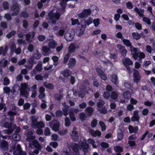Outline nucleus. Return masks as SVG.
Here are the masks:
<instances>
[{
  "mask_svg": "<svg viewBox=\"0 0 155 155\" xmlns=\"http://www.w3.org/2000/svg\"><path fill=\"white\" fill-rule=\"evenodd\" d=\"M132 35L134 38L137 40L140 39L141 38L140 35L137 32L133 33Z\"/></svg>",
  "mask_w": 155,
  "mask_h": 155,
  "instance_id": "nucleus-45",
  "label": "nucleus"
},
{
  "mask_svg": "<svg viewBox=\"0 0 155 155\" xmlns=\"http://www.w3.org/2000/svg\"><path fill=\"white\" fill-rule=\"evenodd\" d=\"M54 13L53 12L50 11L48 14V18H49V23H51L52 24H56V21L54 18Z\"/></svg>",
  "mask_w": 155,
  "mask_h": 155,
  "instance_id": "nucleus-12",
  "label": "nucleus"
},
{
  "mask_svg": "<svg viewBox=\"0 0 155 155\" xmlns=\"http://www.w3.org/2000/svg\"><path fill=\"white\" fill-rule=\"evenodd\" d=\"M123 96L125 99H129L131 98V95L129 91H127L124 93Z\"/></svg>",
  "mask_w": 155,
  "mask_h": 155,
  "instance_id": "nucleus-25",
  "label": "nucleus"
},
{
  "mask_svg": "<svg viewBox=\"0 0 155 155\" xmlns=\"http://www.w3.org/2000/svg\"><path fill=\"white\" fill-rule=\"evenodd\" d=\"M74 33L70 32L69 31L66 32L64 35V38L68 41H72L74 38Z\"/></svg>",
  "mask_w": 155,
  "mask_h": 155,
  "instance_id": "nucleus-9",
  "label": "nucleus"
},
{
  "mask_svg": "<svg viewBox=\"0 0 155 155\" xmlns=\"http://www.w3.org/2000/svg\"><path fill=\"white\" fill-rule=\"evenodd\" d=\"M12 123L5 122L4 123L3 126L6 128H9L12 127Z\"/></svg>",
  "mask_w": 155,
  "mask_h": 155,
  "instance_id": "nucleus-55",
  "label": "nucleus"
},
{
  "mask_svg": "<svg viewBox=\"0 0 155 155\" xmlns=\"http://www.w3.org/2000/svg\"><path fill=\"white\" fill-rule=\"evenodd\" d=\"M32 126L35 129L42 128L45 126V124L42 121H37L36 123H34Z\"/></svg>",
  "mask_w": 155,
  "mask_h": 155,
  "instance_id": "nucleus-11",
  "label": "nucleus"
},
{
  "mask_svg": "<svg viewBox=\"0 0 155 155\" xmlns=\"http://www.w3.org/2000/svg\"><path fill=\"white\" fill-rule=\"evenodd\" d=\"M111 81L116 85L118 84L119 81L117 76L116 74L112 75L110 79Z\"/></svg>",
  "mask_w": 155,
  "mask_h": 155,
  "instance_id": "nucleus-19",
  "label": "nucleus"
},
{
  "mask_svg": "<svg viewBox=\"0 0 155 155\" xmlns=\"http://www.w3.org/2000/svg\"><path fill=\"white\" fill-rule=\"evenodd\" d=\"M20 94L23 97H25L26 98L28 97V93L27 90H21Z\"/></svg>",
  "mask_w": 155,
  "mask_h": 155,
  "instance_id": "nucleus-29",
  "label": "nucleus"
},
{
  "mask_svg": "<svg viewBox=\"0 0 155 155\" xmlns=\"http://www.w3.org/2000/svg\"><path fill=\"white\" fill-rule=\"evenodd\" d=\"M100 19L99 18L94 19L93 21V22L94 25V26L95 27H97L100 24Z\"/></svg>",
  "mask_w": 155,
  "mask_h": 155,
  "instance_id": "nucleus-41",
  "label": "nucleus"
},
{
  "mask_svg": "<svg viewBox=\"0 0 155 155\" xmlns=\"http://www.w3.org/2000/svg\"><path fill=\"white\" fill-rule=\"evenodd\" d=\"M104 104V101L103 100L101 99L97 103V106L98 108H101L102 107Z\"/></svg>",
  "mask_w": 155,
  "mask_h": 155,
  "instance_id": "nucleus-35",
  "label": "nucleus"
},
{
  "mask_svg": "<svg viewBox=\"0 0 155 155\" xmlns=\"http://www.w3.org/2000/svg\"><path fill=\"white\" fill-rule=\"evenodd\" d=\"M133 57L135 60H137L138 58L140 60L144 58L145 57L144 53L143 52H140V51L139 48H133Z\"/></svg>",
  "mask_w": 155,
  "mask_h": 155,
  "instance_id": "nucleus-1",
  "label": "nucleus"
},
{
  "mask_svg": "<svg viewBox=\"0 0 155 155\" xmlns=\"http://www.w3.org/2000/svg\"><path fill=\"white\" fill-rule=\"evenodd\" d=\"M64 108L62 109L63 114L65 116H67L68 114H69V112L68 111V109L69 107V105H64Z\"/></svg>",
  "mask_w": 155,
  "mask_h": 155,
  "instance_id": "nucleus-20",
  "label": "nucleus"
},
{
  "mask_svg": "<svg viewBox=\"0 0 155 155\" xmlns=\"http://www.w3.org/2000/svg\"><path fill=\"white\" fill-rule=\"evenodd\" d=\"M128 130L130 133H132L133 132L136 133L137 130H136V128H134L133 126L131 125H130L128 126Z\"/></svg>",
  "mask_w": 155,
  "mask_h": 155,
  "instance_id": "nucleus-32",
  "label": "nucleus"
},
{
  "mask_svg": "<svg viewBox=\"0 0 155 155\" xmlns=\"http://www.w3.org/2000/svg\"><path fill=\"white\" fill-rule=\"evenodd\" d=\"M117 47L119 48L120 50V53L121 55L124 57L126 55L127 53V51L124 46H122L120 45H117Z\"/></svg>",
  "mask_w": 155,
  "mask_h": 155,
  "instance_id": "nucleus-13",
  "label": "nucleus"
},
{
  "mask_svg": "<svg viewBox=\"0 0 155 155\" xmlns=\"http://www.w3.org/2000/svg\"><path fill=\"white\" fill-rule=\"evenodd\" d=\"M50 48L47 46H44L42 47V50L43 51L46 53H48L50 50Z\"/></svg>",
  "mask_w": 155,
  "mask_h": 155,
  "instance_id": "nucleus-62",
  "label": "nucleus"
},
{
  "mask_svg": "<svg viewBox=\"0 0 155 155\" xmlns=\"http://www.w3.org/2000/svg\"><path fill=\"white\" fill-rule=\"evenodd\" d=\"M65 125L66 127L69 126L71 124L70 120L69 118L68 117H66L65 118Z\"/></svg>",
  "mask_w": 155,
  "mask_h": 155,
  "instance_id": "nucleus-47",
  "label": "nucleus"
},
{
  "mask_svg": "<svg viewBox=\"0 0 155 155\" xmlns=\"http://www.w3.org/2000/svg\"><path fill=\"white\" fill-rule=\"evenodd\" d=\"M9 4L7 1H5L3 2L2 6L4 10H6L9 8Z\"/></svg>",
  "mask_w": 155,
  "mask_h": 155,
  "instance_id": "nucleus-44",
  "label": "nucleus"
},
{
  "mask_svg": "<svg viewBox=\"0 0 155 155\" xmlns=\"http://www.w3.org/2000/svg\"><path fill=\"white\" fill-rule=\"evenodd\" d=\"M146 50L148 53L151 54L152 51V49L151 46L147 45L146 46Z\"/></svg>",
  "mask_w": 155,
  "mask_h": 155,
  "instance_id": "nucleus-58",
  "label": "nucleus"
},
{
  "mask_svg": "<svg viewBox=\"0 0 155 155\" xmlns=\"http://www.w3.org/2000/svg\"><path fill=\"white\" fill-rule=\"evenodd\" d=\"M76 63V59L73 58H71L68 64V68L70 69H72L75 66Z\"/></svg>",
  "mask_w": 155,
  "mask_h": 155,
  "instance_id": "nucleus-14",
  "label": "nucleus"
},
{
  "mask_svg": "<svg viewBox=\"0 0 155 155\" xmlns=\"http://www.w3.org/2000/svg\"><path fill=\"white\" fill-rule=\"evenodd\" d=\"M34 58H30L28 60V62L31 65V66L29 67L30 69H31L33 65V63L34 62Z\"/></svg>",
  "mask_w": 155,
  "mask_h": 155,
  "instance_id": "nucleus-40",
  "label": "nucleus"
},
{
  "mask_svg": "<svg viewBox=\"0 0 155 155\" xmlns=\"http://www.w3.org/2000/svg\"><path fill=\"white\" fill-rule=\"evenodd\" d=\"M124 85L126 88L130 90L132 89L133 87V85L130 82L124 83Z\"/></svg>",
  "mask_w": 155,
  "mask_h": 155,
  "instance_id": "nucleus-36",
  "label": "nucleus"
},
{
  "mask_svg": "<svg viewBox=\"0 0 155 155\" xmlns=\"http://www.w3.org/2000/svg\"><path fill=\"white\" fill-rule=\"evenodd\" d=\"M20 15L24 18H26L28 17L29 15L26 11H24L21 12Z\"/></svg>",
  "mask_w": 155,
  "mask_h": 155,
  "instance_id": "nucleus-38",
  "label": "nucleus"
},
{
  "mask_svg": "<svg viewBox=\"0 0 155 155\" xmlns=\"http://www.w3.org/2000/svg\"><path fill=\"white\" fill-rule=\"evenodd\" d=\"M12 138L15 140H18L21 139L20 135L18 134H14L12 136Z\"/></svg>",
  "mask_w": 155,
  "mask_h": 155,
  "instance_id": "nucleus-34",
  "label": "nucleus"
},
{
  "mask_svg": "<svg viewBox=\"0 0 155 155\" xmlns=\"http://www.w3.org/2000/svg\"><path fill=\"white\" fill-rule=\"evenodd\" d=\"M38 39L40 42H42L46 39L45 36L42 35H39L38 37Z\"/></svg>",
  "mask_w": 155,
  "mask_h": 155,
  "instance_id": "nucleus-49",
  "label": "nucleus"
},
{
  "mask_svg": "<svg viewBox=\"0 0 155 155\" xmlns=\"http://www.w3.org/2000/svg\"><path fill=\"white\" fill-rule=\"evenodd\" d=\"M126 6L127 8L131 9L133 8V4L131 2H128L126 3Z\"/></svg>",
  "mask_w": 155,
  "mask_h": 155,
  "instance_id": "nucleus-59",
  "label": "nucleus"
},
{
  "mask_svg": "<svg viewBox=\"0 0 155 155\" xmlns=\"http://www.w3.org/2000/svg\"><path fill=\"white\" fill-rule=\"evenodd\" d=\"M51 134V131L48 127H46L45 130L44 134L46 136H49Z\"/></svg>",
  "mask_w": 155,
  "mask_h": 155,
  "instance_id": "nucleus-52",
  "label": "nucleus"
},
{
  "mask_svg": "<svg viewBox=\"0 0 155 155\" xmlns=\"http://www.w3.org/2000/svg\"><path fill=\"white\" fill-rule=\"evenodd\" d=\"M80 149L79 144L75 143L74 145L72 147L73 150L75 152H78L79 151V149Z\"/></svg>",
  "mask_w": 155,
  "mask_h": 155,
  "instance_id": "nucleus-26",
  "label": "nucleus"
},
{
  "mask_svg": "<svg viewBox=\"0 0 155 155\" xmlns=\"http://www.w3.org/2000/svg\"><path fill=\"white\" fill-rule=\"evenodd\" d=\"M71 24L72 25H75L76 24H79V22L78 19H74L73 18H71Z\"/></svg>",
  "mask_w": 155,
  "mask_h": 155,
  "instance_id": "nucleus-54",
  "label": "nucleus"
},
{
  "mask_svg": "<svg viewBox=\"0 0 155 155\" xmlns=\"http://www.w3.org/2000/svg\"><path fill=\"white\" fill-rule=\"evenodd\" d=\"M11 11L12 16H17L20 11L19 7L17 4H13L11 7Z\"/></svg>",
  "mask_w": 155,
  "mask_h": 155,
  "instance_id": "nucleus-5",
  "label": "nucleus"
},
{
  "mask_svg": "<svg viewBox=\"0 0 155 155\" xmlns=\"http://www.w3.org/2000/svg\"><path fill=\"white\" fill-rule=\"evenodd\" d=\"M10 83V80L7 77H5L3 80V85H7L9 84Z\"/></svg>",
  "mask_w": 155,
  "mask_h": 155,
  "instance_id": "nucleus-46",
  "label": "nucleus"
},
{
  "mask_svg": "<svg viewBox=\"0 0 155 155\" xmlns=\"http://www.w3.org/2000/svg\"><path fill=\"white\" fill-rule=\"evenodd\" d=\"M16 150L13 151V153L14 155H18V153L22 150L21 146L19 144H18L16 148Z\"/></svg>",
  "mask_w": 155,
  "mask_h": 155,
  "instance_id": "nucleus-27",
  "label": "nucleus"
},
{
  "mask_svg": "<svg viewBox=\"0 0 155 155\" xmlns=\"http://www.w3.org/2000/svg\"><path fill=\"white\" fill-rule=\"evenodd\" d=\"M93 18L91 17H89L87 20H85L84 21L85 25H82V27L84 26L85 28H86V26H89L93 22Z\"/></svg>",
  "mask_w": 155,
  "mask_h": 155,
  "instance_id": "nucleus-23",
  "label": "nucleus"
},
{
  "mask_svg": "<svg viewBox=\"0 0 155 155\" xmlns=\"http://www.w3.org/2000/svg\"><path fill=\"white\" fill-rule=\"evenodd\" d=\"M114 150L118 153L122 152L123 151V147L119 146H114Z\"/></svg>",
  "mask_w": 155,
  "mask_h": 155,
  "instance_id": "nucleus-24",
  "label": "nucleus"
},
{
  "mask_svg": "<svg viewBox=\"0 0 155 155\" xmlns=\"http://www.w3.org/2000/svg\"><path fill=\"white\" fill-rule=\"evenodd\" d=\"M57 45V43L54 40L49 42L48 44L49 48L52 49L55 48Z\"/></svg>",
  "mask_w": 155,
  "mask_h": 155,
  "instance_id": "nucleus-22",
  "label": "nucleus"
},
{
  "mask_svg": "<svg viewBox=\"0 0 155 155\" xmlns=\"http://www.w3.org/2000/svg\"><path fill=\"white\" fill-rule=\"evenodd\" d=\"M122 41L124 45L127 47H130L131 51L132 53H133V48L134 47L132 46L130 41L128 39H126L124 38H123Z\"/></svg>",
  "mask_w": 155,
  "mask_h": 155,
  "instance_id": "nucleus-10",
  "label": "nucleus"
},
{
  "mask_svg": "<svg viewBox=\"0 0 155 155\" xmlns=\"http://www.w3.org/2000/svg\"><path fill=\"white\" fill-rule=\"evenodd\" d=\"M91 14V10L90 9H84L81 13L78 15V18L80 19L86 18Z\"/></svg>",
  "mask_w": 155,
  "mask_h": 155,
  "instance_id": "nucleus-3",
  "label": "nucleus"
},
{
  "mask_svg": "<svg viewBox=\"0 0 155 155\" xmlns=\"http://www.w3.org/2000/svg\"><path fill=\"white\" fill-rule=\"evenodd\" d=\"M79 47V45L77 44L76 43H71L70 44L68 48V53L71 54L72 53H74L75 50L78 48Z\"/></svg>",
  "mask_w": 155,
  "mask_h": 155,
  "instance_id": "nucleus-6",
  "label": "nucleus"
},
{
  "mask_svg": "<svg viewBox=\"0 0 155 155\" xmlns=\"http://www.w3.org/2000/svg\"><path fill=\"white\" fill-rule=\"evenodd\" d=\"M140 120V117H137L136 116H133L131 117V120L132 121L135 122V121H137L138 122Z\"/></svg>",
  "mask_w": 155,
  "mask_h": 155,
  "instance_id": "nucleus-56",
  "label": "nucleus"
},
{
  "mask_svg": "<svg viewBox=\"0 0 155 155\" xmlns=\"http://www.w3.org/2000/svg\"><path fill=\"white\" fill-rule=\"evenodd\" d=\"M3 91L5 93L8 94L11 91V90L9 87H4Z\"/></svg>",
  "mask_w": 155,
  "mask_h": 155,
  "instance_id": "nucleus-53",
  "label": "nucleus"
},
{
  "mask_svg": "<svg viewBox=\"0 0 155 155\" xmlns=\"http://www.w3.org/2000/svg\"><path fill=\"white\" fill-rule=\"evenodd\" d=\"M15 106H14L12 107V110H10L8 113V114L10 117H13L17 114V112L15 110Z\"/></svg>",
  "mask_w": 155,
  "mask_h": 155,
  "instance_id": "nucleus-21",
  "label": "nucleus"
},
{
  "mask_svg": "<svg viewBox=\"0 0 155 155\" xmlns=\"http://www.w3.org/2000/svg\"><path fill=\"white\" fill-rule=\"evenodd\" d=\"M71 55V54L67 53L65 55L63 60V63L64 64H65L67 62Z\"/></svg>",
  "mask_w": 155,
  "mask_h": 155,
  "instance_id": "nucleus-33",
  "label": "nucleus"
},
{
  "mask_svg": "<svg viewBox=\"0 0 155 155\" xmlns=\"http://www.w3.org/2000/svg\"><path fill=\"white\" fill-rule=\"evenodd\" d=\"M8 142L4 140H2L0 143V148L4 151H7L8 149Z\"/></svg>",
  "mask_w": 155,
  "mask_h": 155,
  "instance_id": "nucleus-8",
  "label": "nucleus"
},
{
  "mask_svg": "<svg viewBox=\"0 0 155 155\" xmlns=\"http://www.w3.org/2000/svg\"><path fill=\"white\" fill-rule=\"evenodd\" d=\"M71 71L68 69H66L62 71L61 74H63V76L65 78L71 76Z\"/></svg>",
  "mask_w": 155,
  "mask_h": 155,
  "instance_id": "nucleus-15",
  "label": "nucleus"
},
{
  "mask_svg": "<svg viewBox=\"0 0 155 155\" xmlns=\"http://www.w3.org/2000/svg\"><path fill=\"white\" fill-rule=\"evenodd\" d=\"M69 115L71 120L73 121L76 120V118L74 115V113L71 111H69Z\"/></svg>",
  "mask_w": 155,
  "mask_h": 155,
  "instance_id": "nucleus-31",
  "label": "nucleus"
},
{
  "mask_svg": "<svg viewBox=\"0 0 155 155\" xmlns=\"http://www.w3.org/2000/svg\"><path fill=\"white\" fill-rule=\"evenodd\" d=\"M35 79L38 81L42 80H43V77L41 74H37L35 77Z\"/></svg>",
  "mask_w": 155,
  "mask_h": 155,
  "instance_id": "nucleus-64",
  "label": "nucleus"
},
{
  "mask_svg": "<svg viewBox=\"0 0 155 155\" xmlns=\"http://www.w3.org/2000/svg\"><path fill=\"white\" fill-rule=\"evenodd\" d=\"M134 10L137 12L140 17L144 16V10L143 9H139L137 7H136L134 8Z\"/></svg>",
  "mask_w": 155,
  "mask_h": 155,
  "instance_id": "nucleus-16",
  "label": "nucleus"
},
{
  "mask_svg": "<svg viewBox=\"0 0 155 155\" xmlns=\"http://www.w3.org/2000/svg\"><path fill=\"white\" fill-rule=\"evenodd\" d=\"M78 143L79 144L80 149L82 150L84 153L88 152L89 146L86 140H85V141L79 142Z\"/></svg>",
  "mask_w": 155,
  "mask_h": 155,
  "instance_id": "nucleus-4",
  "label": "nucleus"
},
{
  "mask_svg": "<svg viewBox=\"0 0 155 155\" xmlns=\"http://www.w3.org/2000/svg\"><path fill=\"white\" fill-rule=\"evenodd\" d=\"M43 84L45 87L49 90H53L54 88V86L52 84L47 83L46 82H44L43 83Z\"/></svg>",
  "mask_w": 155,
  "mask_h": 155,
  "instance_id": "nucleus-18",
  "label": "nucleus"
},
{
  "mask_svg": "<svg viewBox=\"0 0 155 155\" xmlns=\"http://www.w3.org/2000/svg\"><path fill=\"white\" fill-rule=\"evenodd\" d=\"M33 132L31 131H29L27 134L28 135L27 139L29 140H33V138H35V137L33 136Z\"/></svg>",
  "mask_w": 155,
  "mask_h": 155,
  "instance_id": "nucleus-39",
  "label": "nucleus"
},
{
  "mask_svg": "<svg viewBox=\"0 0 155 155\" xmlns=\"http://www.w3.org/2000/svg\"><path fill=\"white\" fill-rule=\"evenodd\" d=\"M60 127L59 123L54 124L52 127V129L55 131H57L58 130Z\"/></svg>",
  "mask_w": 155,
  "mask_h": 155,
  "instance_id": "nucleus-37",
  "label": "nucleus"
},
{
  "mask_svg": "<svg viewBox=\"0 0 155 155\" xmlns=\"http://www.w3.org/2000/svg\"><path fill=\"white\" fill-rule=\"evenodd\" d=\"M118 96V94L115 91H113L111 94V98L114 100L116 99L117 98Z\"/></svg>",
  "mask_w": 155,
  "mask_h": 155,
  "instance_id": "nucleus-42",
  "label": "nucleus"
},
{
  "mask_svg": "<svg viewBox=\"0 0 155 155\" xmlns=\"http://www.w3.org/2000/svg\"><path fill=\"white\" fill-rule=\"evenodd\" d=\"M128 144L129 146L132 147H133L136 146V143L135 141L129 140L128 141Z\"/></svg>",
  "mask_w": 155,
  "mask_h": 155,
  "instance_id": "nucleus-63",
  "label": "nucleus"
},
{
  "mask_svg": "<svg viewBox=\"0 0 155 155\" xmlns=\"http://www.w3.org/2000/svg\"><path fill=\"white\" fill-rule=\"evenodd\" d=\"M143 21L148 25H150L151 24V22L150 19L147 17H143Z\"/></svg>",
  "mask_w": 155,
  "mask_h": 155,
  "instance_id": "nucleus-48",
  "label": "nucleus"
},
{
  "mask_svg": "<svg viewBox=\"0 0 155 155\" xmlns=\"http://www.w3.org/2000/svg\"><path fill=\"white\" fill-rule=\"evenodd\" d=\"M124 134L122 131L120 130V132L118 133L117 136V140L118 141L121 140L123 138Z\"/></svg>",
  "mask_w": 155,
  "mask_h": 155,
  "instance_id": "nucleus-28",
  "label": "nucleus"
},
{
  "mask_svg": "<svg viewBox=\"0 0 155 155\" xmlns=\"http://www.w3.org/2000/svg\"><path fill=\"white\" fill-rule=\"evenodd\" d=\"M110 96V93L107 91L104 92L103 94V96L104 98L106 99L109 98Z\"/></svg>",
  "mask_w": 155,
  "mask_h": 155,
  "instance_id": "nucleus-57",
  "label": "nucleus"
},
{
  "mask_svg": "<svg viewBox=\"0 0 155 155\" xmlns=\"http://www.w3.org/2000/svg\"><path fill=\"white\" fill-rule=\"evenodd\" d=\"M41 56V54L38 51H37L35 53V57L36 59H40Z\"/></svg>",
  "mask_w": 155,
  "mask_h": 155,
  "instance_id": "nucleus-60",
  "label": "nucleus"
},
{
  "mask_svg": "<svg viewBox=\"0 0 155 155\" xmlns=\"http://www.w3.org/2000/svg\"><path fill=\"white\" fill-rule=\"evenodd\" d=\"M99 124L101 127V131H105L106 129V126L105 124L103 121H100L99 122Z\"/></svg>",
  "mask_w": 155,
  "mask_h": 155,
  "instance_id": "nucleus-30",
  "label": "nucleus"
},
{
  "mask_svg": "<svg viewBox=\"0 0 155 155\" xmlns=\"http://www.w3.org/2000/svg\"><path fill=\"white\" fill-rule=\"evenodd\" d=\"M122 63L127 70L130 71L131 68L130 65H133V63L130 59L128 57H125L122 60Z\"/></svg>",
  "mask_w": 155,
  "mask_h": 155,
  "instance_id": "nucleus-2",
  "label": "nucleus"
},
{
  "mask_svg": "<svg viewBox=\"0 0 155 155\" xmlns=\"http://www.w3.org/2000/svg\"><path fill=\"white\" fill-rule=\"evenodd\" d=\"M63 114L62 111L61 110H57L56 112V115L57 117H61Z\"/></svg>",
  "mask_w": 155,
  "mask_h": 155,
  "instance_id": "nucleus-51",
  "label": "nucleus"
},
{
  "mask_svg": "<svg viewBox=\"0 0 155 155\" xmlns=\"http://www.w3.org/2000/svg\"><path fill=\"white\" fill-rule=\"evenodd\" d=\"M97 120L96 119H93L91 123V127L93 128L95 127L97 124Z\"/></svg>",
  "mask_w": 155,
  "mask_h": 155,
  "instance_id": "nucleus-50",
  "label": "nucleus"
},
{
  "mask_svg": "<svg viewBox=\"0 0 155 155\" xmlns=\"http://www.w3.org/2000/svg\"><path fill=\"white\" fill-rule=\"evenodd\" d=\"M79 117L80 119L81 120H85V118L86 117L85 114L84 113H81L79 114Z\"/></svg>",
  "mask_w": 155,
  "mask_h": 155,
  "instance_id": "nucleus-61",
  "label": "nucleus"
},
{
  "mask_svg": "<svg viewBox=\"0 0 155 155\" xmlns=\"http://www.w3.org/2000/svg\"><path fill=\"white\" fill-rule=\"evenodd\" d=\"M93 111V108L91 107H88L85 109V112L89 117L92 115Z\"/></svg>",
  "mask_w": 155,
  "mask_h": 155,
  "instance_id": "nucleus-17",
  "label": "nucleus"
},
{
  "mask_svg": "<svg viewBox=\"0 0 155 155\" xmlns=\"http://www.w3.org/2000/svg\"><path fill=\"white\" fill-rule=\"evenodd\" d=\"M134 81L136 83H138L140 80V74L138 70L135 69H134L133 74Z\"/></svg>",
  "mask_w": 155,
  "mask_h": 155,
  "instance_id": "nucleus-7",
  "label": "nucleus"
},
{
  "mask_svg": "<svg viewBox=\"0 0 155 155\" xmlns=\"http://www.w3.org/2000/svg\"><path fill=\"white\" fill-rule=\"evenodd\" d=\"M15 34V31L12 30L6 35V37L8 38L9 39L12 36H14Z\"/></svg>",
  "mask_w": 155,
  "mask_h": 155,
  "instance_id": "nucleus-43",
  "label": "nucleus"
}]
</instances>
